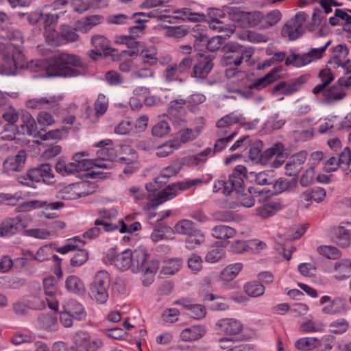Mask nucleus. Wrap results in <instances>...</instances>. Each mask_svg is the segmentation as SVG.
Segmentation results:
<instances>
[{"label": "nucleus", "mask_w": 351, "mask_h": 351, "mask_svg": "<svg viewBox=\"0 0 351 351\" xmlns=\"http://www.w3.org/2000/svg\"><path fill=\"white\" fill-rule=\"evenodd\" d=\"M198 230L194 222L189 219H181L174 226L175 232L182 235L191 234Z\"/></svg>", "instance_id": "33"}, {"label": "nucleus", "mask_w": 351, "mask_h": 351, "mask_svg": "<svg viewBox=\"0 0 351 351\" xmlns=\"http://www.w3.org/2000/svg\"><path fill=\"white\" fill-rule=\"evenodd\" d=\"M204 241V235L200 230H197L191 234L187 235L186 239V247L189 249H193L199 245Z\"/></svg>", "instance_id": "53"}, {"label": "nucleus", "mask_w": 351, "mask_h": 351, "mask_svg": "<svg viewBox=\"0 0 351 351\" xmlns=\"http://www.w3.org/2000/svg\"><path fill=\"white\" fill-rule=\"evenodd\" d=\"M263 148V144L261 141H254L249 150V158L253 162L261 163Z\"/></svg>", "instance_id": "51"}, {"label": "nucleus", "mask_w": 351, "mask_h": 351, "mask_svg": "<svg viewBox=\"0 0 351 351\" xmlns=\"http://www.w3.org/2000/svg\"><path fill=\"white\" fill-rule=\"evenodd\" d=\"M92 45L95 48L92 50L91 53L95 56H101L102 52L105 55H109L111 52L114 51V49L108 47V39L102 35H96L92 37Z\"/></svg>", "instance_id": "25"}, {"label": "nucleus", "mask_w": 351, "mask_h": 351, "mask_svg": "<svg viewBox=\"0 0 351 351\" xmlns=\"http://www.w3.org/2000/svg\"><path fill=\"white\" fill-rule=\"evenodd\" d=\"M228 120H229L230 125L234 123H237L243 126L245 130H252L255 128L257 121H246L245 118L241 114H235L234 112L230 113L226 115Z\"/></svg>", "instance_id": "39"}, {"label": "nucleus", "mask_w": 351, "mask_h": 351, "mask_svg": "<svg viewBox=\"0 0 351 351\" xmlns=\"http://www.w3.org/2000/svg\"><path fill=\"white\" fill-rule=\"evenodd\" d=\"M100 219L95 221V226H102L106 232H111L118 230L119 225L110 223L109 221L117 218L118 212L115 208H102L98 210Z\"/></svg>", "instance_id": "12"}, {"label": "nucleus", "mask_w": 351, "mask_h": 351, "mask_svg": "<svg viewBox=\"0 0 351 351\" xmlns=\"http://www.w3.org/2000/svg\"><path fill=\"white\" fill-rule=\"evenodd\" d=\"M110 280L108 273L105 270L97 272L93 282L90 285V295L99 304H104L108 299V289Z\"/></svg>", "instance_id": "5"}, {"label": "nucleus", "mask_w": 351, "mask_h": 351, "mask_svg": "<svg viewBox=\"0 0 351 351\" xmlns=\"http://www.w3.org/2000/svg\"><path fill=\"white\" fill-rule=\"evenodd\" d=\"M63 308L72 315L75 319L84 320L86 317V312L84 308L75 300H68L64 304Z\"/></svg>", "instance_id": "27"}, {"label": "nucleus", "mask_w": 351, "mask_h": 351, "mask_svg": "<svg viewBox=\"0 0 351 351\" xmlns=\"http://www.w3.org/2000/svg\"><path fill=\"white\" fill-rule=\"evenodd\" d=\"M186 103V99H176L171 101L169 104L167 112L169 117L178 119V121L174 123L176 126L184 127L186 125V122L182 117L186 114V110L184 107Z\"/></svg>", "instance_id": "11"}, {"label": "nucleus", "mask_w": 351, "mask_h": 351, "mask_svg": "<svg viewBox=\"0 0 351 351\" xmlns=\"http://www.w3.org/2000/svg\"><path fill=\"white\" fill-rule=\"evenodd\" d=\"M204 300L210 302L216 300L209 306V308L213 311H226L229 308L228 305L226 302L221 301L219 297L212 293L206 294L204 297Z\"/></svg>", "instance_id": "57"}, {"label": "nucleus", "mask_w": 351, "mask_h": 351, "mask_svg": "<svg viewBox=\"0 0 351 351\" xmlns=\"http://www.w3.org/2000/svg\"><path fill=\"white\" fill-rule=\"evenodd\" d=\"M282 71V66H278L274 68L270 72H269L264 77L257 79L253 83L250 84V88H255L257 90H261L268 84H271L276 81L278 78L280 77L278 74L279 72Z\"/></svg>", "instance_id": "24"}, {"label": "nucleus", "mask_w": 351, "mask_h": 351, "mask_svg": "<svg viewBox=\"0 0 351 351\" xmlns=\"http://www.w3.org/2000/svg\"><path fill=\"white\" fill-rule=\"evenodd\" d=\"M307 157L306 151H301L293 154L285 165V173L288 176H296L302 169V165Z\"/></svg>", "instance_id": "17"}, {"label": "nucleus", "mask_w": 351, "mask_h": 351, "mask_svg": "<svg viewBox=\"0 0 351 351\" xmlns=\"http://www.w3.org/2000/svg\"><path fill=\"white\" fill-rule=\"evenodd\" d=\"M106 259L110 264L114 265L120 270L132 269V251L130 250H125L116 255L114 250L111 249L107 253Z\"/></svg>", "instance_id": "10"}, {"label": "nucleus", "mask_w": 351, "mask_h": 351, "mask_svg": "<svg viewBox=\"0 0 351 351\" xmlns=\"http://www.w3.org/2000/svg\"><path fill=\"white\" fill-rule=\"evenodd\" d=\"M225 12H226V16H228L230 20L237 23L239 26L242 27L245 11H243L239 7L225 5Z\"/></svg>", "instance_id": "34"}, {"label": "nucleus", "mask_w": 351, "mask_h": 351, "mask_svg": "<svg viewBox=\"0 0 351 351\" xmlns=\"http://www.w3.org/2000/svg\"><path fill=\"white\" fill-rule=\"evenodd\" d=\"M26 207L28 208H39L47 207L49 209L60 210L64 207V203L62 202H47V201L32 200L26 202Z\"/></svg>", "instance_id": "46"}, {"label": "nucleus", "mask_w": 351, "mask_h": 351, "mask_svg": "<svg viewBox=\"0 0 351 351\" xmlns=\"http://www.w3.org/2000/svg\"><path fill=\"white\" fill-rule=\"evenodd\" d=\"M67 134V128L62 127L60 129L50 130L45 134H40L39 136L41 141L56 140L66 137Z\"/></svg>", "instance_id": "55"}, {"label": "nucleus", "mask_w": 351, "mask_h": 351, "mask_svg": "<svg viewBox=\"0 0 351 351\" xmlns=\"http://www.w3.org/2000/svg\"><path fill=\"white\" fill-rule=\"evenodd\" d=\"M321 93L324 96L323 103L326 104H330L339 101L346 96L344 88L337 83L330 87L327 86Z\"/></svg>", "instance_id": "22"}, {"label": "nucleus", "mask_w": 351, "mask_h": 351, "mask_svg": "<svg viewBox=\"0 0 351 351\" xmlns=\"http://www.w3.org/2000/svg\"><path fill=\"white\" fill-rule=\"evenodd\" d=\"M263 19V14L259 11L245 12L242 27H255L262 21Z\"/></svg>", "instance_id": "45"}, {"label": "nucleus", "mask_w": 351, "mask_h": 351, "mask_svg": "<svg viewBox=\"0 0 351 351\" xmlns=\"http://www.w3.org/2000/svg\"><path fill=\"white\" fill-rule=\"evenodd\" d=\"M77 26V24L75 25ZM77 27L73 28L67 25H62L60 27V34L62 38V45L65 43L75 42L79 39V35L76 33Z\"/></svg>", "instance_id": "36"}, {"label": "nucleus", "mask_w": 351, "mask_h": 351, "mask_svg": "<svg viewBox=\"0 0 351 351\" xmlns=\"http://www.w3.org/2000/svg\"><path fill=\"white\" fill-rule=\"evenodd\" d=\"M204 326L196 325L184 329L180 333V339L184 341H191L202 338L206 334Z\"/></svg>", "instance_id": "26"}, {"label": "nucleus", "mask_w": 351, "mask_h": 351, "mask_svg": "<svg viewBox=\"0 0 351 351\" xmlns=\"http://www.w3.org/2000/svg\"><path fill=\"white\" fill-rule=\"evenodd\" d=\"M284 152V145L281 143H276L270 148L266 149L263 152V157L261 163L265 164L274 155H278L280 157L282 155V152Z\"/></svg>", "instance_id": "52"}, {"label": "nucleus", "mask_w": 351, "mask_h": 351, "mask_svg": "<svg viewBox=\"0 0 351 351\" xmlns=\"http://www.w3.org/2000/svg\"><path fill=\"white\" fill-rule=\"evenodd\" d=\"M319 77L322 80V83L316 85L313 88L312 92L315 95L321 93V92L324 90L325 88H326L334 80V76L331 70L328 68L320 71Z\"/></svg>", "instance_id": "29"}, {"label": "nucleus", "mask_w": 351, "mask_h": 351, "mask_svg": "<svg viewBox=\"0 0 351 351\" xmlns=\"http://www.w3.org/2000/svg\"><path fill=\"white\" fill-rule=\"evenodd\" d=\"M246 176V167L243 165H237L227 179L225 176L220 177L215 182L213 191L218 192L222 190V193L228 195L232 191L237 194L244 191L243 178Z\"/></svg>", "instance_id": "3"}, {"label": "nucleus", "mask_w": 351, "mask_h": 351, "mask_svg": "<svg viewBox=\"0 0 351 351\" xmlns=\"http://www.w3.org/2000/svg\"><path fill=\"white\" fill-rule=\"evenodd\" d=\"M88 153L86 152H82L76 153L73 156V161L77 164L81 165L80 169L82 171H87L93 168L94 161L90 159L84 158V156H87Z\"/></svg>", "instance_id": "61"}, {"label": "nucleus", "mask_w": 351, "mask_h": 351, "mask_svg": "<svg viewBox=\"0 0 351 351\" xmlns=\"http://www.w3.org/2000/svg\"><path fill=\"white\" fill-rule=\"evenodd\" d=\"M183 306L189 311L190 316L195 319H202L206 315V309L202 304H183Z\"/></svg>", "instance_id": "60"}, {"label": "nucleus", "mask_w": 351, "mask_h": 351, "mask_svg": "<svg viewBox=\"0 0 351 351\" xmlns=\"http://www.w3.org/2000/svg\"><path fill=\"white\" fill-rule=\"evenodd\" d=\"M178 14L175 16L176 19H186L191 22H200L206 20V16L204 14L199 12H193L189 8H183L178 10L174 12Z\"/></svg>", "instance_id": "32"}, {"label": "nucleus", "mask_w": 351, "mask_h": 351, "mask_svg": "<svg viewBox=\"0 0 351 351\" xmlns=\"http://www.w3.org/2000/svg\"><path fill=\"white\" fill-rule=\"evenodd\" d=\"M298 186V180L292 178L288 180L285 178H280L275 181L273 184L274 189L276 193H281L284 191H293Z\"/></svg>", "instance_id": "31"}, {"label": "nucleus", "mask_w": 351, "mask_h": 351, "mask_svg": "<svg viewBox=\"0 0 351 351\" xmlns=\"http://www.w3.org/2000/svg\"><path fill=\"white\" fill-rule=\"evenodd\" d=\"M3 223L8 236L15 234L21 229L25 227V226L22 223L21 219L19 217L9 219L8 220L3 221Z\"/></svg>", "instance_id": "49"}, {"label": "nucleus", "mask_w": 351, "mask_h": 351, "mask_svg": "<svg viewBox=\"0 0 351 351\" xmlns=\"http://www.w3.org/2000/svg\"><path fill=\"white\" fill-rule=\"evenodd\" d=\"M23 123L20 125L19 133L23 135L37 136L39 134L35 119L29 113H25L22 117Z\"/></svg>", "instance_id": "23"}, {"label": "nucleus", "mask_w": 351, "mask_h": 351, "mask_svg": "<svg viewBox=\"0 0 351 351\" xmlns=\"http://www.w3.org/2000/svg\"><path fill=\"white\" fill-rule=\"evenodd\" d=\"M215 57L212 55H199L197 61L193 64L191 71V77L197 81L206 80L214 67Z\"/></svg>", "instance_id": "7"}, {"label": "nucleus", "mask_w": 351, "mask_h": 351, "mask_svg": "<svg viewBox=\"0 0 351 351\" xmlns=\"http://www.w3.org/2000/svg\"><path fill=\"white\" fill-rule=\"evenodd\" d=\"M156 53L157 49L155 47L152 46L145 48L143 46V48H141L140 56L144 63L152 66L155 65L158 62Z\"/></svg>", "instance_id": "43"}, {"label": "nucleus", "mask_w": 351, "mask_h": 351, "mask_svg": "<svg viewBox=\"0 0 351 351\" xmlns=\"http://www.w3.org/2000/svg\"><path fill=\"white\" fill-rule=\"evenodd\" d=\"M160 178H156L153 182L147 183L145 186L146 190L147 191V199L149 200V202L147 204V206L154 207L158 206L166 200H163L162 198H159L158 197L162 192L160 191V186L159 185V182H162L160 180Z\"/></svg>", "instance_id": "19"}, {"label": "nucleus", "mask_w": 351, "mask_h": 351, "mask_svg": "<svg viewBox=\"0 0 351 351\" xmlns=\"http://www.w3.org/2000/svg\"><path fill=\"white\" fill-rule=\"evenodd\" d=\"M57 101L55 96L40 98H32L26 101L25 106L28 108H42L45 105L55 104Z\"/></svg>", "instance_id": "42"}, {"label": "nucleus", "mask_w": 351, "mask_h": 351, "mask_svg": "<svg viewBox=\"0 0 351 351\" xmlns=\"http://www.w3.org/2000/svg\"><path fill=\"white\" fill-rule=\"evenodd\" d=\"M306 20L304 12H299L294 18L289 20L282 27L281 34L284 37H288L290 40H295L303 33L302 25Z\"/></svg>", "instance_id": "8"}, {"label": "nucleus", "mask_w": 351, "mask_h": 351, "mask_svg": "<svg viewBox=\"0 0 351 351\" xmlns=\"http://www.w3.org/2000/svg\"><path fill=\"white\" fill-rule=\"evenodd\" d=\"M223 56L221 58L222 66H239L243 60L250 61V58L254 53L252 47H246L237 43H227L222 47Z\"/></svg>", "instance_id": "4"}, {"label": "nucleus", "mask_w": 351, "mask_h": 351, "mask_svg": "<svg viewBox=\"0 0 351 351\" xmlns=\"http://www.w3.org/2000/svg\"><path fill=\"white\" fill-rule=\"evenodd\" d=\"M332 53L333 57L328 60V63L329 64H334V68L341 66L346 70V73H350L351 64L348 65L350 61L347 58L349 50L346 46L341 44L337 45L333 48Z\"/></svg>", "instance_id": "9"}, {"label": "nucleus", "mask_w": 351, "mask_h": 351, "mask_svg": "<svg viewBox=\"0 0 351 351\" xmlns=\"http://www.w3.org/2000/svg\"><path fill=\"white\" fill-rule=\"evenodd\" d=\"M335 269L338 272L335 278L338 280H343L348 278V273L351 271V261L348 259L341 260L335 265Z\"/></svg>", "instance_id": "47"}, {"label": "nucleus", "mask_w": 351, "mask_h": 351, "mask_svg": "<svg viewBox=\"0 0 351 351\" xmlns=\"http://www.w3.org/2000/svg\"><path fill=\"white\" fill-rule=\"evenodd\" d=\"M101 21V16L99 15H92L84 18L77 22V28L82 32H88L93 26L99 24Z\"/></svg>", "instance_id": "37"}, {"label": "nucleus", "mask_w": 351, "mask_h": 351, "mask_svg": "<svg viewBox=\"0 0 351 351\" xmlns=\"http://www.w3.org/2000/svg\"><path fill=\"white\" fill-rule=\"evenodd\" d=\"M243 268V264L237 263L227 266L221 272L222 277L226 280H230L235 278Z\"/></svg>", "instance_id": "54"}, {"label": "nucleus", "mask_w": 351, "mask_h": 351, "mask_svg": "<svg viewBox=\"0 0 351 351\" xmlns=\"http://www.w3.org/2000/svg\"><path fill=\"white\" fill-rule=\"evenodd\" d=\"M87 69L77 56L61 53L48 59L46 73L49 77H75L84 75Z\"/></svg>", "instance_id": "1"}, {"label": "nucleus", "mask_w": 351, "mask_h": 351, "mask_svg": "<svg viewBox=\"0 0 351 351\" xmlns=\"http://www.w3.org/2000/svg\"><path fill=\"white\" fill-rule=\"evenodd\" d=\"M318 252L330 259H336L341 256V252L335 246L320 245L317 247Z\"/></svg>", "instance_id": "63"}, {"label": "nucleus", "mask_w": 351, "mask_h": 351, "mask_svg": "<svg viewBox=\"0 0 351 351\" xmlns=\"http://www.w3.org/2000/svg\"><path fill=\"white\" fill-rule=\"evenodd\" d=\"M29 178L35 182H43L47 184L53 182L54 176L49 164H42L40 166L29 170Z\"/></svg>", "instance_id": "14"}, {"label": "nucleus", "mask_w": 351, "mask_h": 351, "mask_svg": "<svg viewBox=\"0 0 351 351\" xmlns=\"http://www.w3.org/2000/svg\"><path fill=\"white\" fill-rule=\"evenodd\" d=\"M182 265L181 258H170L164 262L161 274L163 275H173L180 270Z\"/></svg>", "instance_id": "40"}, {"label": "nucleus", "mask_w": 351, "mask_h": 351, "mask_svg": "<svg viewBox=\"0 0 351 351\" xmlns=\"http://www.w3.org/2000/svg\"><path fill=\"white\" fill-rule=\"evenodd\" d=\"M244 290L251 297H259L264 294L265 287L257 281H252L245 284Z\"/></svg>", "instance_id": "48"}, {"label": "nucleus", "mask_w": 351, "mask_h": 351, "mask_svg": "<svg viewBox=\"0 0 351 351\" xmlns=\"http://www.w3.org/2000/svg\"><path fill=\"white\" fill-rule=\"evenodd\" d=\"M65 287L67 291L75 295H83L86 292L83 282L74 275H71L66 278Z\"/></svg>", "instance_id": "28"}, {"label": "nucleus", "mask_w": 351, "mask_h": 351, "mask_svg": "<svg viewBox=\"0 0 351 351\" xmlns=\"http://www.w3.org/2000/svg\"><path fill=\"white\" fill-rule=\"evenodd\" d=\"M216 326L220 332L226 335H235L239 334L243 329L241 322L233 318L221 319L217 322Z\"/></svg>", "instance_id": "18"}, {"label": "nucleus", "mask_w": 351, "mask_h": 351, "mask_svg": "<svg viewBox=\"0 0 351 351\" xmlns=\"http://www.w3.org/2000/svg\"><path fill=\"white\" fill-rule=\"evenodd\" d=\"M306 77L300 76L290 84H287L285 82L278 83L273 88L272 92L274 93L280 91L284 95H291L298 91L300 87L306 83Z\"/></svg>", "instance_id": "21"}, {"label": "nucleus", "mask_w": 351, "mask_h": 351, "mask_svg": "<svg viewBox=\"0 0 351 351\" xmlns=\"http://www.w3.org/2000/svg\"><path fill=\"white\" fill-rule=\"evenodd\" d=\"M44 36L46 42L51 46L58 47L62 45L60 31L57 32L53 29L46 27Z\"/></svg>", "instance_id": "50"}, {"label": "nucleus", "mask_w": 351, "mask_h": 351, "mask_svg": "<svg viewBox=\"0 0 351 351\" xmlns=\"http://www.w3.org/2000/svg\"><path fill=\"white\" fill-rule=\"evenodd\" d=\"M26 160L25 150H19L16 155L8 157L3 162V171L6 173L18 172L23 170Z\"/></svg>", "instance_id": "13"}, {"label": "nucleus", "mask_w": 351, "mask_h": 351, "mask_svg": "<svg viewBox=\"0 0 351 351\" xmlns=\"http://www.w3.org/2000/svg\"><path fill=\"white\" fill-rule=\"evenodd\" d=\"M16 73V63L12 57H5L0 65V73L3 75H15Z\"/></svg>", "instance_id": "56"}, {"label": "nucleus", "mask_w": 351, "mask_h": 351, "mask_svg": "<svg viewBox=\"0 0 351 351\" xmlns=\"http://www.w3.org/2000/svg\"><path fill=\"white\" fill-rule=\"evenodd\" d=\"M236 230L232 227L226 225H219L212 229L213 236L218 239H226L233 237Z\"/></svg>", "instance_id": "38"}, {"label": "nucleus", "mask_w": 351, "mask_h": 351, "mask_svg": "<svg viewBox=\"0 0 351 351\" xmlns=\"http://www.w3.org/2000/svg\"><path fill=\"white\" fill-rule=\"evenodd\" d=\"M80 165H81L77 164L73 161L66 162L64 160H59L56 165V170L58 173L65 176L82 171L80 169ZM82 167L84 166L82 165Z\"/></svg>", "instance_id": "30"}, {"label": "nucleus", "mask_w": 351, "mask_h": 351, "mask_svg": "<svg viewBox=\"0 0 351 351\" xmlns=\"http://www.w3.org/2000/svg\"><path fill=\"white\" fill-rule=\"evenodd\" d=\"M108 107V99L104 94H99L95 101L94 109L97 117L104 114Z\"/></svg>", "instance_id": "58"}, {"label": "nucleus", "mask_w": 351, "mask_h": 351, "mask_svg": "<svg viewBox=\"0 0 351 351\" xmlns=\"http://www.w3.org/2000/svg\"><path fill=\"white\" fill-rule=\"evenodd\" d=\"M147 256L146 250L143 247H138L132 252V271L144 275L143 284L145 286H148L153 282L159 267L158 261L147 262Z\"/></svg>", "instance_id": "2"}, {"label": "nucleus", "mask_w": 351, "mask_h": 351, "mask_svg": "<svg viewBox=\"0 0 351 351\" xmlns=\"http://www.w3.org/2000/svg\"><path fill=\"white\" fill-rule=\"evenodd\" d=\"M197 182H201V181L199 180H191L186 182L171 184L162 190V192L158 197L163 199V200L172 199L177 196L178 190H187L195 185Z\"/></svg>", "instance_id": "16"}, {"label": "nucleus", "mask_w": 351, "mask_h": 351, "mask_svg": "<svg viewBox=\"0 0 351 351\" xmlns=\"http://www.w3.org/2000/svg\"><path fill=\"white\" fill-rule=\"evenodd\" d=\"M319 303L323 306L322 313L330 315L345 314L348 308L346 298L341 296L332 298L328 295H324L320 298Z\"/></svg>", "instance_id": "6"}, {"label": "nucleus", "mask_w": 351, "mask_h": 351, "mask_svg": "<svg viewBox=\"0 0 351 351\" xmlns=\"http://www.w3.org/2000/svg\"><path fill=\"white\" fill-rule=\"evenodd\" d=\"M332 237L335 243L342 247H346L350 245V233L343 226L335 228Z\"/></svg>", "instance_id": "35"}, {"label": "nucleus", "mask_w": 351, "mask_h": 351, "mask_svg": "<svg viewBox=\"0 0 351 351\" xmlns=\"http://www.w3.org/2000/svg\"><path fill=\"white\" fill-rule=\"evenodd\" d=\"M320 345V341L315 337H303L298 339L295 347L300 350H312Z\"/></svg>", "instance_id": "41"}, {"label": "nucleus", "mask_w": 351, "mask_h": 351, "mask_svg": "<svg viewBox=\"0 0 351 351\" xmlns=\"http://www.w3.org/2000/svg\"><path fill=\"white\" fill-rule=\"evenodd\" d=\"M182 75L177 66V64L174 63L168 65L163 71V77L167 82H171L179 80L180 82L182 80L178 78V76Z\"/></svg>", "instance_id": "62"}, {"label": "nucleus", "mask_w": 351, "mask_h": 351, "mask_svg": "<svg viewBox=\"0 0 351 351\" xmlns=\"http://www.w3.org/2000/svg\"><path fill=\"white\" fill-rule=\"evenodd\" d=\"M37 322L39 328L48 332L56 330L58 326L56 313H40L38 315Z\"/></svg>", "instance_id": "20"}, {"label": "nucleus", "mask_w": 351, "mask_h": 351, "mask_svg": "<svg viewBox=\"0 0 351 351\" xmlns=\"http://www.w3.org/2000/svg\"><path fill=\"white\" fill-rule=\"evenodd\" d=\"M311 63V60L306 53L300 55L298 53H292L287 57L285 64L287 66L292 65L295 67H301Z\"/></svg>", "instance_id": "44"}, {"label": "nucleus", "mask_w": 351, "mask_h": 351, "mask_svg": "<svg viewBox=\"0 0 351 351\" xmlns=\"http://www.w3.org/2000/svg\"><path fill=\"white\" fill-rule=\"evenodd\" d=\"M19 130V126H17L15 123H8L3 127V131L1 133V138L5 140H13L16 134H20Z\"/></svg>", "instance_id": "59"}, {"label": "nucleus", "mask_w": 351, "mask_h": 351, "mask_svg": "<svg viewBox=\"0 0 351 351\" xmlns=\"http://www.w3.org/2000/svg\"><path fill=\"white\" fill-rule=\"evenodd\" d=\"M86 186V184L84 182L69 184L58 191V197L62 199L70 200L86 196L88 193L82 191Z\"/></svg>", "instance_id": "15"}, {"label": "nucleus", "mask_w": 351, "mask_h": 351, "mask_svg": "<svg viewBox=\"0 0 351 351\" xmlns=\"http://www.w3.org/2000/svg\"><path fill=\"white\" fill-rule=\"evenodd\" d=\"M200 131L199 129L194 130L189 128H184L180 130L178 134L182 143H187L189 141L195 139L199 134Z\"/></svg>", "instance_id": "64"}]
</instances>
